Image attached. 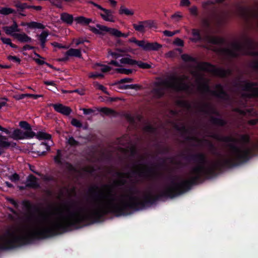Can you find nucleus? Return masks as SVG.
I'll return each mask as SVG.
<instances>
[{"label":"nucleus","instance_id":"f257e3e1","mask_svg":"<svg viewBox=\"0 0 258 258\" xmlns=\"http://www.w3.org/2000/svg\"><path fill=\"white\" fill-rule=\"evenodd\" d=\"M70 225V210L67 208L45 211L30 219L24 230L13 228L0 237V249L10 247L24 236L42 235Z\"/></svg>","mask_w":258,"mask_h":258},{"label":"nucleus","instance_id":"f03ea898","mask_svg":"<svg viewBox=\"0 0 258 258\" xmlns=\"http://www.w3.org/2000/svg\"><path fill=\"white\" fill-rule=\"evenodd\" d=\"M107 56L111 59L110 64L117 67L115 70L118 73L129 75L133 73V70L124 68L123 67L137 65L140 68L144 69L151 68L150 64L142 61H137L132 59L131 55L123 54V51L121 50H109Z\"/></svg>","mask_w":258,"mask_h":258},{"label":"nucleus","instance_id":"7ed1b4c3","mask_svg":"<svg viewBox=\"0 0 258 258\" xmlns=\"http://www.w3.org/2000/svg\"><path fill=\"white\" fill-rule=\"evenodd\" d=\"M120 205L119 200L110 190H107L97 200L96 206L99 212L106 213L116 209Z\"/></svg>","mask_w":258,"mask_h":258},{"label":"nucleus","instance_id":"20e7f679","mask_svg":"<svg viewBox=\"0 0 258 258\" xmlns=\"http://www.w3.org/2000/svg\"><path fill=\"white\" fill-rule=\"evenodd\" d=\"M187 79L170 77L158 83L159 87L163 89H172L175 90H186L188 89Z\"/></svg>","mask_w":258,"mask_h":258},{"label":"nucleus","instance_id":"39448f33","mask_svg":"<svg viewBox=\"0 0 258 258\" xmlns=\"http://www.w3.org/2000/svg\"><path fill=\"white\" fill-rule=\"evenodd\" d=\"M10 138L14 140H24L33 138L35 137V133L33 132L22 131L20 129L14 130L10 135Z\"/></svg>","mask_w":258,"mask_h":258},{"label":"nucleus","instance_id":"423d86ee","mask_svg":"<svg viewBox=\"0 0 258 258\" xmlns=\"http://www.w3.org/2000/svg\"><path fill=\"white\" fill-rule=\"evenodd\" d=\"M35 136H36V137L39 140H47L46 143H42L41 144L40 147H44L46 150H49L50 146L52 144V141L51 140V136L50 135L44 132H41L38 133L36 135H35Z\"/></svg>","mask_w":258,"mask_h":258},{"label":"nucleus","instance_id":"0eeeda50","mask_svg":"<svg viewBox=\"0 0 258 258\" xmlns=\"http://www.w3.org/2000/svg\"><path fill=\"white\" fill-rule=\"evenodd\" d=\"M16 144L9 142L5 136H0V155L4 153L6 149L10 147H15Z\"/></svg>","mask_w":258,"mask_h":258},{"label":"nucleus","instance_id":"6e6552de","mask_svg":"<svg viewBox=\"0 0 258 258\" xmlns=\"http://www.w3.org/2000/svg\"><path fill=\"white\" fill-rule=\"evenodd\" d=\"M200 68L205 71L207 72H210L213 73L214 75L219 76H224V72L220 69L216 68L215 67L212 66L207 63H204L201 65Z\"/></svg>","mask_w":258,"mask_h":258},{"label":"nucleus","instance_id":"1a4fd4ad","mask_svg":"<svg viewBox=\"0 0 258 258\" xmlns=\"http://www.w3.org/2000/svg\"><path fill=\"white\" fill-rule=\"evenodd\" d=\"M101 11L102 12L100 13V15L103 20L112 23L115 22L114 16L111 10L103 8Z\"/></svg>","mask_w":258,"mask_h":258},{"label":"nucleus","instance_id":"9d476101","mask_svg":"<svg viewBox=\"0 0 258 258\" xmlns=\"http://www.w3.org/2000/svg\"><path fill=\"white\" fill-rule=\"evenodd\" d=\"M90 29L94 33L102 36L108 32L107 27L99 24H97L95 27L90 26Z\"/></svg>","mask_w":258,"mask_h":258},{"label":"nucleus","instance_id":"9b49d317","mask_svg":"<svg viewBox=\"0 0 258 258\" xmlns=\"http://www.w3.org/2000/svg\"><path fill=\"white\" fill-rule=\"evenodd\" d=\"M52 105L55 111L65 115H69L72 111L70 107L64 106L61 104H54Z\"/></svg>","mask_w":258,"mask_h":258},{"label":"nucleus","instance_id":"f8f14e48","mask_svg":"<svg viewBox=\"0 0 258 258\" xmlns=\"http://www.w3.org/2000/svg\"><path fill=\"white\" fill-rule=\"evenodd\" d=\"M110 60H111V59L110 58H108ZM109 62L108 63V65L105 64H99V63H96L94 65L93 68L95 70V71H101L102 73H106L110 71L112 69L111 67V64H110ZM113 66V64H112ZM114 66V65H113ZM114 67H115L114 66Z\"/></svg>","mask_w":258,"mask_h":258},{"label":"nucleus","instance_id":"ddd939ff","mask_svg":"<svg viewBox=\"0 0 258 258\" xmlns=\"http://www.w3.org/2000/svg\"><path fill=\"white\" fill-rule=\"evenodd\" d=\"M4 30L9 35H14L15 33L19 32L18 26L15 21H14L13 24L11 26H5L3 27Z\"/></svg>","mask_w":258,"mask_h":258},{"label":"nucleus","instance_id":"4468645a","mask_svg":"<svg viewBox=\"0 0 258 258\" xmlns=\"http://www.w3.org/2000/svg\"><path fill=\"white\" fill-rule=\"evenodd\" d=\"M60 19L62 22L68 25H72L75 18L72 15L67 13H62L60 15Z\"/></svg>","mask_w":258,"mask_h":258},{"label":"nucleus","instance_id":"2eb2a0df","mask_svg":"<svg viewBox=\"0 0 258 258\" xmlns=\"http://www.w3.org/2000/svg\"><path fill=\"white\" fill-rule=\"evenodd\" d=\"M118 12L120 15L127 17H132L135 14L134 10L126 8L124 6H121L120 7Z\"/></svg>","mask_w":258,"mask_h":258},{"label":"nucleus","instance_id":"dca6fc26","mask_svg":"<svg viewBox=\"0 0 258 258\" xmlns=\"http://www.w3.org/2000/svg\"><path fill=\"white\" fill-rule=\"evenodd\" d=\"M74 21L77 24L81 25H87L92 22V20L90 18H87L84 16H79L75 18Z\"/></svg>","mask_w":258,"mask_h":258},{"label":"nucleus","instance_id":"f3484780","mask_svg":"<svg viewBox=\"0 0 258 258\" xmlns=\"http://www.w3.org/2000/svg\"><path fill=\"white\" fill-rule=\"evenodd\" d=\"M241 46L238 44L232 46L231 49L228 50L227 53L231 56H236L242 53L241 52Z\"/></svg>","mask_w":258,"mask_h":258},{"label":"nucleus","instance_id":"a211bd4d","mask_svg":"<svg viewBox=\"0 0 258 258\" xmlns=\"http://www.w3.org/2000/svg\"><path fill=\"white\" fill-rule=\"evenodd\" d=\"M26 186L35 188L38 186L39 184L37 179L33 176H29L26 180Z\"/></svg>","mask_w":258,"mask_h":258},{"label":"nucleus","instance_id":"6ab92c4d","mask_svg":"<svg viewBox=\"0 0 258 258\" xmlns=\"http://www.w3.org/2000/svg\"><path fill=\"white\" fill-rule=\"evenodd\" d=\"M67 56H74L81 58L82 56L81 50L80 49L71 48L66 53Z\"/></svg>","mask_w":258,"mask_h":258},{"label":"nucleus","instance_id":"aec40b11","mask_svg":"<svg viewBox=\"0 0 258 258\" xmlns=\"http://www.w3.org/2000/svg\"><path fill=\"white\" fill-rule=\"evenodd\" d=\"M246 90L248 91L249 95L251 96H258V86L257 85L248 84L246 87Z\"/></svg>","mask_w":258,"mask_h":258},{"label":"nucleus","instance_id":"412c9836","mask_svg":"<svg viewBox=\"0 0 258 258\" xmlns=\"http://www.w3.org/2000/svg\"><path fill=\"white\" fill-rule=\"evenodd\" d=\"M162 47V45L157 42L150 43L147 41L145 50H157Z\"/></svg>","mask_w":258,"mask_h":258},{"label":"nucleus","instance_id":"4be33fe9","mask_svg":"<svg viewBox=\"0 0 258 258\" xmlns=\"http://www.w3.org/2000/svg\"><path fill=\"white\" fill-rule=\"evenodd\" d=\"M48 35L49 34L47 31H43L38 36V38L41 43V46L43 49L45 48V43L47 40V37H48Z\"/></svg>","mask_w":258,"mask_h":258},{"label":"nucleus","instance_id":"5701e85b","mask_svg":"<svg viewBox=\"0 0 258 258\" xmlns=\"http://www.w3.org/2000/svg\"><path fill=\"white\" fill-rule=\"evenodd\" d=\"M133 27L136 31L141 32H144L146 29L144 21H140L137 24H134Z\"/></svg>","mask_w":258,"mask_h":258},{"label":"nucleus","instance_id":"b1692460","mask_svg":"<svg viewBox=\"0 0 258 258\" xmlns=\"http://www.w3.org/2000/svg\"><path fill=\"white\" fill-rule=\"evenodd\" d=\"M17 39L21 42H29L32 39L25 33L19 34L16 35Z\"/></svg>","mask_w":258,"mask_h":258},{"label":"nucleus","instance_id":"393cba45","mask_svg":"<svg viewBox=\"0 0 258 258\" xmlns=\"http://www.w3.org/2000/svg\"><path fill=\"white\" fill-rule=\"evenodd\" d=\"M15 12V10L10 8L6 7L0 9V14L4 15H7Z\"/></svg>","mask_w":258,"mask_h":258},{"label":"nucleus","instance_id":"a878e982","mask_svg":"<svg viewBox=\"0 0 258 258\" xmlns=\"http://www.w3.org/2000/svg\"><path fill=\"white\" fill-rule=\"evenodd\" d=\"M192 38L191 40L192 41L196 42L199 41L201 39L200 32L198 30L193 29L192 30Z\"/></svg>","mask_w":258,"mask_h":258},{"label":"nucleus","instance_id":"bb28decb","mask_svg":"<svg viewBox=\"0 0 258 258\" xmlns=\"http://www.w3.org/2000/svg\"><path fill=\"white\" fill-rule=\"evenodd\" d=\"M19 126L25 130L24 131H28L30 130V132H33L30 125L25 121H20L19 122Z\"/></svg>","mask_w":258,"mask_h":258},{"label":"nucleus","instance_id":"cd10ccee","mask_svg":"<svg viewBox=\"0 0 258 258\" xmlns=\"http://www.w3.org/2000/svg\"><path fill=\"white\" fill-rule=\"evenodd\" d=\"M103 75L102 73H100L98 71H96L95 72H91L88 74V77L90 78L97 79L98 78H103Z\"/></svg>","mask_w":258,"mask_h":258},{"label":"nucleus","instance_id":"c85d7f7f","mask_svg":"<svg viewBox=\"0 0 258 258\" xmlns=\"http://www.w3.org/2000/svg\"><path fill=\"white\" fill-rule=\"evenodd\" d=\"M108 32L110 34L116 36L117 37H119V35L121 34V32L118 29L115 28H111L108 27Z\"/></svg>","mask_w":258,"mask_h":258},{"label":"nucleus","instance_id":"c756f323","mask_svg":"<svg viewBox=\"0 0 258 258\" xmlns=\"http://www.w3.org/2000/svg\"><path fill=\"white\" fill-rule=\"evenodd\" d=\"M27 26L32 28H43V26L40 23H38L35 22H31L27 24Z\"/></svg>","mask_w":258,"mask_h":258},{"label":"nucleus","instance_id":"7c9ffc66","mask_svg":"<svg viewBox=\"0 0 258 258\" xmlns=\"http://www.w3.org/2000/svg\"><path fill=\"white\" fill-rule=\"evenodd\" d=\"M94 86L96 88L102 91L105 94H108V92L107 91L106 88L105 87H104L103 85L100 84L98 82H94Z\"/></svg>","mask_w":258,"mask_h":258},{"label":"nucleus","instance_id":"2f4dec72","mask_svg":"<svg viewBox=\"0 0 258 258\" xmlns=\"http://www.w3.org/2000/svg\"><path fill=\"white\" fill-rule=\"evenodd\" d=\"M35 55L38 57L37 58H35V60L37 63L39 64H43L46 63L48 65V64L45 62L44 58L41 57L37 53H35Z\"/></svg>","mask_w":258,"mask_h":258},{"label":"nucleus","instance_id":"473e14b6","mask_svg":"<svg viewBox=\"0 0 258 258\" xmlns=\"http://www.w3.org/2000/svg\"><path fill=\"white\" fill-rule=\"evenodd\" d=\"M223 92V90L222 87L218 85L216 86V90L215 91V94L218 96L221 97L222 96V94Z\"/></svg>","mask_w":258,"mask_h":258},{"label":"nucleus","instance_id":"72a5a7b5","mask_svg":"<svg viewBox=\"0 0 258 258\" xmlns=\"http://www.w3.org/2000/svg\"><path fill=\"white\" fill-rule=\"evenodd\" d=\"M182 17V16L181 13L179 12H177L174 15H172L171 18L173 19L175 22H177L180 20Z\"/></svg>","mask_w":258,"mask_h":258},{"label":"nucleus","instance_id":"f704fd0d","mask_svg":"<svg viewBox=\"0 0 258 258\" xmlns=\"http://www.w3.org/2000/svg\"><path fill=\"white\" fill-rule=\"evenodd\" d=\"M1 40H2V41H3V42L4 43L8 44V45H9L10 46H11L13 48H16V46L15 45H14L11 42V40L10 39L7 38H2Z\"/></svg>","mask_w":258,"mask_h":258},{"label":"nucleus","instance_id":"c9c22d12","mask_svg":"<svg viewBox=\"0 0 258 258\" xmlns=\"http://www.w3.org/2000/svg\"><path fill=\"white\" fill-rule=\"evenodd\" d=\"M71 123L73 125L77 127H80L82 126V124L80 121L77 120L75 118H73L71 121Z\"/></svg>","mask_w":258,"mask_h":258},{"label":"nucleus","instance_id":"e433bc0d","mask_svg":"<svg viewBox=\"0 0 258 258\" xmlns=\"http://www.w3.org/2000/svg\"><path fill=\"white\" fill-rule=\"evenodd\" d=\"M144 22L146 28H151L155 26L154 23L152 20L144 21Z\"/></svg>","mask_w":258,"mask_h":258},{"label":"nucleus","instance_id":"4c0bfd02","mask_svg":"<svg viewBox=\"0 0 258 258\" xmlns=\"http://www.w3.org/2000/svg\"><path fill=\"white\" fill-rule=\"evenodd\" d=\"M8 59L10 61L15 62L18 63H20L21 61L19 57L15 56L9 55L8 56Z\"/></svg>","mask_w":258,"mask_h":258},{"label":"nucleus","instance_id":"58836bf2","mask_svg":"<svg viewBox=\"0 0 258 258\" xmlns=\"http://www.w3.org/2000/svg\"><path fill=\"white\" fill-rule=\"evenodd\" d=\"M146 43H147V41H146L145 40H141V41L138 40V41H136V44L138 46L142 47L145 50Z\"/></svg>","mask_w":258,"mask_h":258},{"label":"nucleus","instance_id":"ea45409f","mask_svg":"<svg viewBox=\"0 0 258 258\" xmlns=\"http://www.w3.org/2000/svg\"><path fill=\"white\" fill-rule=\"evenodd\" d=\"M8 178L13 182H16L19 179V177L17 174L14 173L11 175L9 176Z\"/></svg>","mask_w":258,"mask_h":258},{"label":"nucleus","instance_id":"a19ab883","mask_svg":"<svg viewBox=\"0 0 258 258\" xmlns=\"http://www.w3.org/2000/svg\"><path fill=\"white\" fill-rule=\"evenodd\" d=\"M23 97H32L34 99H37L39 97H42V95H35V94H25L22 95Z\"/></svg>","mask_w":258,"mask_h":258},{"label":"nucleus","instance_id":"79ce46f5","mask_svg":"<svg viewBox=\"0 0 258 258\" xmlns=\"http://www.w3.org/2000/svg\"><path fill=\"white\" fill-rule=\"evenodd\" d=\"M16 7L21 9H29V6L26 4H21L20 3L16 4Z\"/></svg>","mask_w":258,"mask_h":258},{"label":"nucleus","instance_id":"37998d69","mask_svg":"<svg viewBox=\"0 0 258 258\" xmlns=\"http://www.w3.org/2000/svg\"><path fill=\"white\" fill-rule=\"evenodd\" d=\"M50 3L55 6L56 7L58 8H62V6H61V4H60V3L59 2V1L58 0H49Z\"/></svg>","mask_w":258,"mask_h":258},{"label":"nucleus","instance_id":"c03bdc74","mask_svg":"<svg viewBox=\"0 0 258 258\" xmlns=\"http://www.w3.org/2000/svg\"><path fill=\"white\" fill-rule=\"evenodd\" d=\"M7 101L8 99L6 98H0V109L6 105Z\"/></svg>","mask_w":258,"mask_h":258},{"label":"nucleus","instance_id":"a18cd8bd","mask_svg":"<svg viewBox=\"0 0 258 258\" xmlns=\"http://www.w3.org/2000/svg\"><path fill=\"white\" fill-rule=\"evenodd\" d=\"M124 83H121L120 81H119L116 84L117 88L120 89H127V85L123 84Z\"/></svg>","mask_w":258,"mask_h":258},{"label":"nucleus","instance_id":"49530a36","mask_svg":"<svg viewBox=\"0 0 258 258\" xmlns=\"http://www.w3.org/2000/svg\"><path fill=\"white\" fill-rule=\"evenodd\" d=\"M68 142L69 144L73 146H75L78 144L77 141L73 137H70L68 140Z\"/></svg>","mask_w":258,"mask_h":258},{"label":"nucleus","instance_id":"de8ad7c7","mask_svg":"<svg viewBox=\"0 0 258 258\" xmlns=\"http://www.w3.org/2000/svg\"><path fill=\"white\" fill-rule=\"evenodd\" d=\"M100 110L106 114H110L113 112L112 110L108 108H102Z\"/></svg>","mask_w":258,"mask_h":258},{"label":"nucleus","instance_id":"09e8293b","mask_svg":"<svg viewBox=\"0 0 258 258\" xmlns=\"http://www.w3.org/2000/svg\"><path fill=\"white\" fill-rule=\"evenodd\" d=\"M82 110H83L84 114H89L94 112V110L91 108H89V109L83 108Z\"/></svg>","mask_w":258,"mask_h":258},{"label":"nucleus","instance_id":"8fccbe9b","mask_svg":"<svg viewBox=\"0 0 258 258\" xmlns=\"http://www.w3.org/2000/svg\"><path fill=\"white\" fill-rule=\"evenodd\" d=\"M60 156H61V152H60V151L58 150L57 152V155L54 158L55 162H56L57 163L60 162Z\"/></svg>","mask_w":258,"mask_h":258},{"label":"nucleus","instance_id":"3c124183","mask_svg":"<svg viewBox=\"0 0 258 258\" xmlns=\"http://www.w3.org/2000/svg\"><path fill=\"white\" fill-rule=\"evenodd\" d=\"M84 42L83 41L81 40L80 39H74L73 40L72 43L74 44L75 46H78L80 44H82Z\"/></svg>","mask_w":258,"mask_h":258},{"label":"nucleus","instance_id":"603ef678","mask_svg":"<svg viewBox=\"0 0 258 258\" xmlns=\"http://www.w3.org/2000/svg\"><path fill=\"white\" fill-rule=\"evenodd\" d=\"M163 34L167 36L171 37L175 34L174 32H171L168 30H165L163 32Z\"/></svg>","mask_w":258,"mask_h":258},{"label":"nucleus","instance_id":"864d4df0","mask_svg":"<svg viewBox=\"0 0 258 258\" xmlns=\"http://www.w3.org/2000/svg\"><path fill=\"white\" fill-rule=\"evenodd\" d=\"M180 5L182 6H188L190 5L189 0H181Z\"/></svg>","mask_w":258,"mask_h":258},{"label":"nucleus","instance_id":"5fc2aeb1","mask_svg":"<svg viewBox=\"0 0 258 258\" xmlns=\"http://www.w3.org/2000/svg\"><path fill=\"white\" fill-rule=\"evenodd\" d=\"M174 44L178 46H182L183 45V42L180 39H176L174 41Z\"/></svg>","mask_w":258,"mask_h":258},{"label":"nucleus","instance_id":"6e6d98bb","mask_svg":"<svg viewBox=\"0 0 258 258\" xmlns=\"http://www.w3.org/2000/svg\"><path fill=\"white\" fill-rule=\"evenodd\" d=\"M127 89H137L139 86L136 84H131L127 85Z\"/></svg>","mask_w":258,"mask_h":258},{"label":"nucleus","instance_id":"4d7b16f0","mask_svg":"<svg viewBox=\"0 0 258 258\" xmlns=\"http://www.w3.org/2000/svg\"><path fill=\"white\" fill-rule=\"evenodd\" d=\"M189 11L190 13L193 15H196L197 12V8L196 7H192L190 8Z\"/></svg>","mask_w":258,"mask_h":258},{"label":"nucleus","instance_id":"13d9d810","mask_svg":"<svg viewBox=\"0 0 258 258\" xmlns=\"http://www.w3.org/2000/svg\"><path fill=\"white\" fill-rule=\"evenodd\" d=\"M73 92L78 93L80 95H85V91L83 89H81V90L76 89L75 90H74Z\"/></svg>","mask_w":258,"mask_h":258},{"label":"nucleus","instance_id":"bf43d9fd","mask_svg":"<svg viewBox=\"0 0 258 258\" xmlns=\"http://www.w3.org/2000/svg\"><path fill=\"white\" fill-rule=\"evenodd\" d=\"M89 3L90 4H92V5H93L94 7H96L97 8H98V9L100 10L101 11L103 8L100 5H98V4L93 2H89Z\"/></svg>","mask_w":258,"mask_h":258},{"label":"nucleus","instance_id":"052dcab7","mask_svg":"<svg viewBox=\"0 0 258 258\" xmlns=\"http://www.w3.org/2000/svg\"><path fill=\"white\" fill-rule=\"evenodd\" d=\"M44 84L46 85H51L53 86H55V83L53 81H44Z\"/></svg>","mask_w":258,"mask_h":258},{"label":"nucleus","instance_id":"680f3d73","mask_svg":"<svg viewBox=\"0 0 258 258\" xmlns=\"http://www.w3.org/2000/svg\"><path fill=\"white\" fill-rule=\"evenodd\" d=\"M0 131L5 132L7 134H10V132H9V131L8 129H7L6 128H4L2 126H1V125H0Z\"/></svg>","mask_w":258,"mask_h":258},{"label":"nucleus","instance_id":"e2e57ef3","mask_svg":"<svg viewBox=\"0 0 258 258\" xmlns=\"http://www.w3.org/2000/svg\"><path fill=\"white\" fill-rule=\"evenodd\" d=\"M132 79L130 78H124L123 79L120 80L119 81H120L121 83H126V82H131Z\"/></svg>","mask_w":258,"mask_h":258},{"label":"nucleus","instance_id":"0e129e2a","mask_svg":"<svg viewBox=\"0 0 258 258\" xmlns=\"http://www.w3.org/2000/svg\"><path fill=\"white\" fill-rule=\"evenodd\" d=\"M111 6L115 7L116 6L117 2L115 0H108Z\"/></svg>","mask_w":258,"mask_h":258},{"label":"nucleus","instance_id":"69168bd1","mask_svg":"<svg viewBox=\"0 0 258 258\" xmlns=\"http://www.w3.org/2000/svg\"><path fill=\"white\" fill-rule=\"evenodd\" d=\"M29 8H33L37 11H40L42 9V7L41 6H29Z\"/></svg>","mask_w":258,"mask_h":258},{"label":"nucleus","instance_id":"338daca9","mask_svg":"<svg viewBox=\"0 0 258 258\" xmlns=\"http://www.w3.org/2000/svg\"><path fill=\"white\" fill-rule=\"evenodd\" d=\"M182 58L184 60H189L190 59V57L187 55L183 54L182 55Z\"/></svg>","mask_w":258,"mask_h":258},{"label":"nucleus","instance_id":"774afa93","mask_svg":"<svg viewBox=\"0 0 258 258\" xmlns=\"http://www.w3.org/2000/svg\"><path fill=\"white\" fill-rule=\"evenodd\" d=\"M33 48V47L29 45H26L25 46H24V49L25 50L32 49Z\"/></svg>","mask_w":258,"mask_h":258}]
</instances>
